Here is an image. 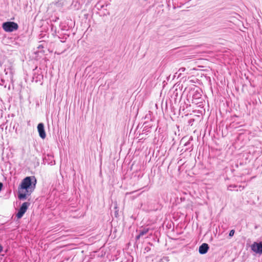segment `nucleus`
Returning <instances> with one entry per match:
<instances>
[{"label": "nucleus", "mask_w": 262, "mask_h": 262, "mask_svg": "<svg viewBox=\"0 0 262 262\" xmlns=\"http://www.w3.org/2000/svg\"><path fill=\"white\" fill-rule=\"evenodd\" d=\"M251 249L257 253H262V242L253 244Z\"/></svg>", "instance_id": "20e7f679"}, {"label": "nucleus", "mask_w": 262, "mask_h": 262, "mask_svg": "<svg viewBox=\"0 0 262 262\" xmlns=\"http://www.w3.org/2000/svg\"><path fill=\"white\" fill-rule=\"evenodd\" d=\"M37 130L39 133V136L42 139H45L46 137V134L44 129V125L42 123H40L37 125Z\"/></svg>", "instance_id": "39448f33"}, {"label": "nucleus", "mask_w": 262, "mask_h": 262, "mask_svg": "<svg viewBox=\"0 0 262 262\" xmlns=\"http://www.w3.org/2000/svg\"><path fill=\"white\" fill-rule=\"evenodd\" d=\"M185 71V68H181L179 71L180 72V74H181V72H183Z\"/></svg>", "instance_id": "9d476101"}, {"label": "nucleus", "mask_w": 262, "mask_h": 262, "mask_svg": "<svg viewBox=\"0 0 262 262\" xmlns=\"http://www.w3.org/2000/svg\"><path fill=\"white\" fill-rule=\"evenodd\" d=\"M147 232V230H144L141 231L139 235L137 236V238H139L140 236L143 235L144 234H146Z\"/></svg>", "instance_id": "6e6552de"}, {"label": "nucleus", "mask_w": 262, "mask_h": 262, "mask_svg": "<svg viewBox=\"0 0 262 262\" xmlns=\"http://www.w3.org/2000/svg\"><path fill=\"white\" fill-rule=\"evenodd\" d=\"M36 179L34 177H27L25 178L21 183V188L25 189L27 192H31L34 189Z\"/></svg>", "instance_id": "f257e3e1"}, {"label": "nucleus", "mask_w": 262, "mask_h": 262, "mask_svg": "<svg viewBox=\"0 0 262 262\" xmlns=\"http://www.w3.org/2000/svg\"><path fill=\"white\" fill-rule=\"evenodd\" d=\"M234 234V230H231L230 231V233H229V235L230 236H233Z\"/></svg>", "instance_id": "1a4fd4ad"}, {"label": "nucleus", "mask_w": 262, "mask_h": 262, "mask_svg": "<svg viewBox=\"0 0 262 262\" xmlns=\"http://www.w3.org/2000/svg\"><path fill=\"white\" fill-rule=\"evenodd\" d=\"M3 250V247L0 245V253Z\"/></svg>", "instance_id": "9b49d317"}, {"label": "nucleus", "mask_w": 262, "mask_h": 262, "mask_svg": "<svg viewBox=\"0 0 262 262\" xmlns=\"http://www.w3.org/2000/svg\"><path fill=\"white\" fill-rule=\"evenodd\" d=\"M29 204H30L28 202H25L22 204L19 209L18 213L16 214V216L18 219H20L23 216V215L26 212Z\"/></svg>", "instance_id": "7ed1b4c3"}, {"label": "nucleus", "mask_w": 262, "mask_h": 262, "mask_svg": "<svg viewBox=\"0 0 262 262\" xmlns=\"http://www.w3.org/2000/svg\"><path fill=\"white\" fill-rule=\"evenodd\" d=\"M18 28V25L13 21L6 22L3 24V29L7 32H13V31L17 30Z\"/></svg>", "instance_id": "f03ea898"}, {"label": "nucleus", "mask_w": 262, "mask_h": 262, "mask_svg": "<svg viewBox=\"0 0 262 262\" xmlns=\"http://www.w3.org/2000/svg\"><path fill=\"white\" fill-rule=\"evenodd\" d=\"M26 193H20L18 195V198L19 199H26Z\"/></svg>", "instance_id": "0eeeda50"}, {"label": "nucleus", "mask_w": 262, "mask_h": 262, "mask_svg": "<svg viewBox=\"0 0 262 262\" xmlns=\"http://www.w3.org/2000/svg\"><path fill=\"white\" fill-rule=\"evenodd\" d=\"M2 186H3V184L2 183H0V191L2 189Z\"/></svg>", "instance_id": "f8f14e48"}, {"label": "nucleus", "mask_w": 262, "mask_h": 262, "mask_svg": "<svg viewBox=\"0 0 262 262\" xmlns=\"http://www.w3.org/2000/svg\"><path fill=\"white\" fill-rule=\"evenodd\" d=\"M209 246L208 244L204 243L199 247V252L202 254H205L207 252Z\"/></svg>", "instance_id": "423d86ee"}]
</instances>
